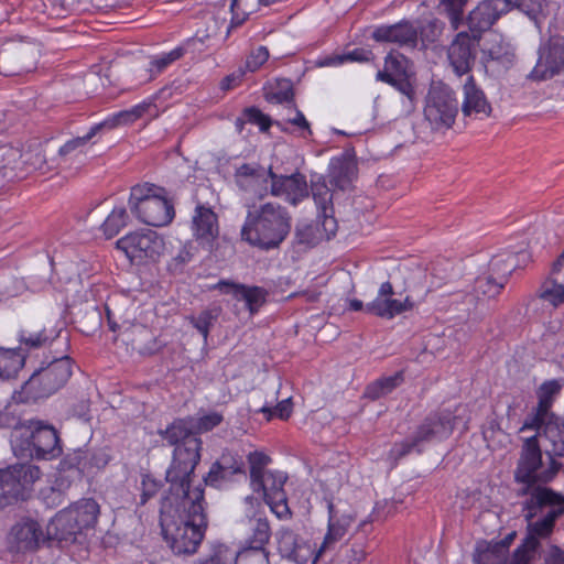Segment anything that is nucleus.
<instances>
[{
    "label": "nucleus",
    "mask_w": 564,
    "mask_h": 564,
    "mask_svg": "<svg viewBox=\"0 0 564 564\" xmlns=\"http://www.w3.org/2000/svg\"><path fill=\"white\" fill-rule=\"evenodd\" d=\"M323 554L319 553V546L301 539L288 558L295 564H315Z\"/></svg>",
    "instance_id": "obj_44"
},
{
    "label": "nucleus",
    "mask_w": 564,
    "mask_h": 564,
    "mask_svg": "<svg viewBox=\"0 0 564 564\" xmlns=\"http://www.w3.org/2000/svg\"><path fill=\"white\" fill-rule=\"evenodd\" d=\"M128 214L124 207H115L101 225L107 238H112L127 225Z\"/></svg>",
    "instance_id": "obj_45"
},
{
    "label": "nucleus",
    "mask_w": 564,
    "mask_h": 564,
    "mask_svg": "<svg viewBox=\"0 0 564 564\" xmlns=\"http://www.w3.org/2000/svg\"><path fill=\"white\" fill-rule=\"evenodd\" d=\"M47 540L41 523L30 517L19 519L7 534V546L11 553L26 554L37 551Z\"/></svg>",
    "instance_id": "obj_13"
},
{
    "label": "nucleus",
    "mask_w": 564,
    "mask_h": 564,
    "mask_svg": "<svg viewBox=\"0 0 564 564\" xmlns=\"http://www.w3.org/2000/svg\"><path fill=\"white\" fill-rule=\"evenodd\" d=\"M236 564H269V553L264 547L250 546L242 550L240 553L236 552Z\"/></svg>",
    "instance_id": "obj_46"
},
{
    "label": "nucleus",
    "mask_w": 564,
    "mask_h": 564,
    "mask_svg": "<svg viewBox=\"0 0 564 564\" xmlns=\"http://www.w3.org/2000/svg\"><path fill=\"white\" fill-rule=\"evenodd\" d=\"M286 480L288 476L285 473L269 470L262 477H259L257 481L251 482L253 490L262 492L265 502L279 519H286L291 513L283 489Z\"/></svg>",
    "instance_id": "obj_15"
},
{
    "label": "nucleus",
    "mask_w": 564,
    "mask_h": 564,
    "mask_svg": "<svg viewBox=\"0 0 564 564\" xmlns=\"http://www.w3.org/2000/svg\"><path fill=\"white\" fill-rule=\"evenodd\" d=\"M505 281L497 276L480 275L475 280L474 293L477 300L492 299L497 296L505 285Z\"/></svg>",
    "instance_id": "obj_41"
},
{
    "label": "nucleus",
    "mask_w": 564,
    "mask_h": 564,
    "mask_svg": "<svg viewBox=\"0 0 564 564\" xmlns=\"http://www.w3.org/2000/svg\"><path fill=\"white\" fill-rule=\"evenodd\" d=\"M288 123L296 128L299 137L306 139L312 135L310 122L300 110H295L293 117L285 119L284 124Z\"/></svg>",
    "instance_id": "obj_59"
},
{
    "label": "nucleus",
    "mask_w": 564,
    "mask_h": 564,
    "mask_svg": "<svg viewBox=\"0 0 564 564\" xmlns=\"http://www.w3.org/2000/svg\"><path fill=\"white\" fill-rule=\"evenodd\" d=\"M539 296L553 306L564 303V251L553 262L549 278L541 284Z\"/></svg>",
    "instance_id": "obj_25"
},
{
    "label": "nucleus",
    "mask_w": 564,
    "mask_h": 564,
    "mask_svg": "<svg viewBox=\"0 0 564 564\" xmlns=\"http://www.w3.org/2000/svg\"><path fill=\"white\" fill-rule=\"evenodd\" d=\"M117 248L121 250L131 263L142 264L155 261L164 249L163 239L153 230L130 232L117 241Z\"/></svg>",
    "instance_id": "obj_11"
},
{
    "label": "nucleus",
    "mask_w": 564,
    "mask_h": 564,
    "mask_svg": "<svg viewBox=\"0 0 564 564\" xmlns=\"http://www.w3.org/2000/svg\"><path fill=\"white\" fill-rule=\"evenodd\" d=\"M269 58V51L265 46H259L253 50L246 61V68L249 72L259 69Z\"/></svg>",
    "instance_id": "obj_60"
},
{
    "label": "nucleus",
    "mask_w": 564,
    "mask_h": 564,
    "mask_svg": "<svg viewBox=\"0 0 564 564\" xmlns=\"http://www.w3.org/2000/svg\"><path fill=\"white\" fill-rule=\"evenodd\" d=\"M236 551L223 543L210 545L209 553L197 558L194 564H232Z\"/></svg>",
    "instance_id": "obj_42"
},
{
    "label": "nucleus",
    "mask_w": 564,
    "mask_h": 564,
    "mask_svg": "<svg viewBox=\"0 0 564 564\" xmlns=\"http://www.w3.org/2000/svg\"><path fill=\"white\" fill-rule=\"evenodd\" d=\"M467 0H442L441 4L448 14L451 25L457 30L462 24V13Z\"/></svg>",
    "instance_id": "obj_51"
},
{
    "label": "nucleus",
    "mask_w": 564,
    "mask_h": 564,
    "mask_svg": "<svg viewBox=\"0 0 564 564\" xmlns=\"http://www.w3.org/2000/svg\"><path fill=\"white\" fill-rule=\"evenodd\" d=\"M80 533L73 520L72 511L65 508L56 513V516L47 524V539H56L58 541H67L73 535Z\"/></svg>",
    "instance_id": "obj_34"
},
{
    "label": "nucleus",
    "mask_w": 564,
    "mask_h": 564,
    "mask_svg": "<svg viewBox=\"0 0 564 564\" xmlns=\"http://www.w3.org/2000/svg\"><path fill=\"white\" fill-rule=\"evenodd\" d=\"M243 120L258 126L261 131H267L271 126L270 118L257 108L246 109L243 112Z\"/></svg>",
    "instance_id": "obj_61"
},
{
    "label": "nucleus",
    "mask_w": 564,
    "mask_h": 564,
    "mask_svg": "<svg viewBox=\"0 0 564 564\" xmlns=\"http://www.w3.org/2000/svg\"><path fill=\"white\" fill-rule=\"evenodd\" d=\"M510 46L500 34H490L484 42L481 52L487 61L508 59Z\"/></svg>",
    "instance_id": "obj_43"
},
{
    "label": "nucleus",
    "mask_w": 564,
    "mask_h": 564,
    "mask_svg": "<svg viewBox=\"0 0 564 564\" xmlns=\"http://www.w3.org/2000/svg\"><path fill=\"white\" fill-rule=\"evenodd\" d=\"M161 482L153 478L149 474H142L141 476V505L147 503L152 497H154L160 490Z\"/></svg>",
    "instance_id": "obj_56"
},
{
    "label": "nucleus",
    "mask_w": 564,
    "mask_h": 564,
    "mask_svg": "<svg viewBox=\"0 0 564 564\" xmlns=\"http://www.w3.org/2000/svg\"><path fill=\"white\" fill-rule=\"evenodd\" d=\"M393 288L390 282L380 285L377 296L367 304V312L379 317L391 319L397 315L411 311L414 303L410 296L403 299L393 297Z\"/></svg>",
    "instance_id": "obj_19"
},
{
    "label": "nucleus",
    "mask_w": 564,
    "mask_h": 564,
    "mask_svg": "<svg viewBox=\"0 0 564 564\" xmlns=\"http://www.w3.org/2000/svg\"><path fill=\"white\" fill-rule=\"evenodd\" d=\"M535 542L532 538H525L523 543L518 546L509 561L505 560L503 564H529L535 552Z\"/></svg>",
    "instance_id": "obj_49"
},
{
    "label": "nucleus",
    "mask_w": 564,
    "mask_h": 564,
    "mask_svg": "<svg viewBox=\"0 0 564 564\" xmlns=\"http://www.w3.org/2000/svg\"><path fill=\"white\" fill-rule=\"evenodd\" d=\"M245 474V464L241 459H234L229 464V457L223 456L221 460L214 464L205 478V482L215 488H224L235 475Z\"/></svg>",
    "instance_id": "obj_32"
},
{
    "label": "nucleus",
    "mask_w": 564,
    "mask_h": 564,
    "mask_svg": "<svg viewBox=\"0 0 564 564\" xmlns=\"http://www.w3.org/2000/svg\"><path fill=\"white\" fill-rule=\"evenodd\" d=\"M110 460V456L104 449L96 452L77 449L69 454L63 462L67 468H76L80 474H95L105 468Z\"/></svg>",
    "instance_id": "obj_26"
},
{
    "label": "nucleus",
    "mask_w": 564,
    "mask_h": 564,
    "mask_svg": "<svg viewBox=\"0 0 564 564\" xmlns=\"http://www.w3.org/2000/svg\"><path fill=\"white\" fill-rule=\"evenodd\" d=\"M172 487L177 496L175 501L164 499L161 507L162 534L174 554H194L204 538L205 516L203 489Z\"/></svg>",
    "instance_id": "obj_1"
},
{
    "label": "nucleus",
    "mask_w": 564,
    "mask_h": 564,
    "mask_svg": "<svg viewBox=\"0 0 564 564\" xmlns=\"http://www.w3.org/2000/svg\"><path fill=\"white\" fill-rule=\"evenodd\" d=\"M249 468H250V479L252 481H257L259 477H262L267 471H264V467L270 464V457L261 451L250 452L247 456Z\"/></svg>",
    "instance_id": "obj_48"
},
{
    "label": "nucleus",
    "mask_w": 564,
    "mask_h": 564,
    "mask_svg": "<svg viewBox=\"0 0 564 564\" xmlns=\"http://www.w3.org/2000/svg\"><path fill=\"white\" fill-rule=\"evenodd\" d=\"M68 510L72 511L73 520L79 532L93 528L99 516V505L90 498L77 501L68 507Z\"/></svg>",
    "instance_id": "obj_35"
},
{
    "label": "nucleus",
    "mask_w": 564,
    "mask_h": 564,
    "mask_svg": "<svg viewBox=\"0 0 564 564\" xmlns=\"http://www.w3.org/2000/svg\"><path fill=\"white\" fill-rule=\"evenodd\" d=\"M357 176V166L347 158H335L329 164V182L338 189L347 191Z\"/></svg>",
    "instance_id": "obj_33"
},
{
    "label": "nucleus",
    "mask_w": 564,
    "mask_h": 564,
    "mask_svg": "<svg viewBox=\"0 0 564 564\" xmlns=\"http://www.w3.org/2000/svg\"><path fill=\"white\" fill-rule=\"evenodd\" d=\"M184 51L182 47H175L170 52L161 53L153 57L151 61V65L153 68H155L158 72H161L166 66H169L171 63L175 62L183 55Z\"/></svg>",
    "instance_id": "obj_58"
},
{
    "label": "nucleus",
    "mask_w": 564,
    "mask_h": 564,
    "mask_svg": "<svg viewBox=\"0 0 564 564\" xmlns=\"http://www.w3.org/2000/svg\"><path fill=\"white\" fill-rule=\"evenodd\" d=\"M265 415V419L270 421L272 417H279L281 420H286L290 417L292 413V401L291 398H286L279 402L274 408L271 406H262L260 409Z\"/></svg>",
    "instance_id": "obj_55"
},
{
    "label": "nucleus",
    "mask_w": 564,
    "mask_h": 564,
    "mask_svg": "<svg viewBox=\"0 0 564 564\" xmlns=\"http://www.w3.org/2000/svg\"><path fill=\"white\" fill-rule=\"evenodd\" d=\"M448 61L454 72L462 76L469 72L474 61L473 39L466 32H459L448 47Z\"/></svg>",
    "instance_id": "obj_27"
},
{
    "label": "nucleus",
    "mask_w": 564,
    "mask_h": 564,
    "mask_svg": "<svg viewBox=\"0 0 564 564\" xmlns=\"http://www.w3.org/2000/svg\"><path fill=\"white\" fill-rule=\"evenodd\" d=\"M24 365V356L15 349L0 348V378L8 379L18 373Z\"/></svg>",
    "instance_id": "obj_40"
},
{
    "label": "nucleus",
    "mask_w": 564,
    "mask_h": 564,
    "mask_svg": "<svg viewBox=\"0 0 564 564\" xmlns=\"http://www.w3.org/2000/svg\"><path fill=\"white\" fill-rule=\"evenodd\" d=\"M192 232L196 241L208 250L219 236L218 217L209 207L197 205L192 216Z\"/></svg>",
    "instance_id": "obj_20"
},
{
    "label": "nucleus",
    "mask_w": 564,
    "mask_h": 564,
    "mask_svg": "<svg viewBox=\"0 0 564 564\" xmlns=\"http://www.w3.org/2000/svg\"><path fill=\"white\" fill-rule=\"evenodd\" d=\"M457 100L448 86L433 84L427 93L424 108L425 119L434 129H448L457 115Z\"/></svg>",
    "instance_id": "obj_10"
},
{
    "label": "nucleus",
    "mask_w": 564,
    "mask_h": 564,
    "mask_svg": "<svg viewBox=\"0 0 564 564\" xmlns=\"http://www.w3.org/2000/svg\"><path fill=\"white\" fill-rule=\"evenodd\" d=\"M372 37L377 42H389L400 46L414 47L417 42V28L408 21L392 25H381L372 32Z\"/></svg>",
    "instance_id": "obj_24"
},
{
    "label": "nucleus",
    "mask_w": 564,
    "mask_h": 564,
    "mask_svg": "<svg viewBox=\"0 0 564 564\" xmlns=\"http://www.w3.org/2000/svg\"><path fill=\"white\" fill-rule=\"evenodd\" d=\"M220 26L216 20L207 28L206 32H202L198 30L195 34V39L200 43H205L207 40L216 36L218 34Z\"/></svg>",
    "instance_id": "obj_64"
},
{
    "label": "nucleus",
    "mask_w": 564,
    "mask_h": 564,
    "mask_svg": "<svg viewBox=\"0 0 564 564\" xmlns=\"http://www.w3.org/2000/svg\"><path fill=\"white\" fill-rule=\"evenodd\" d=\"M254 10H256V4L249 3V0H232L231 1V11H232L231 23L235 25L241 24L249 14L254 12Z\"/></svg>",
    "instance_id": "obj_54"
},
{
    "label": "nucleus",
    "mask_w": 564,
    "mask_h": 564,
    "mask_svg": "<svg viewBox=\"0 0 564 564\" xmlns=\"http://www.w3.org/2000/svg\"><path fill=\"white\" fill-rule=\"evenodd\" d=\"M463 106L462 110L464 116H482L488 117L491 111V107L487 101L484 91L475 84L473 77H468L463 87Z\"/></svg>",
    "instance_id": "obj_31"
},
{
    "label": "nucleus",
    "mask_w": 564,
    "mask_h": 564,
    "mask_svg": "<svg viewBox=\"0 0 564 564\" xmlns=\"http://www.w3.org/2000/svg\"><path fill=\"white\" fill-rule=\"evenodd\" d=\"M215 289L223 293L231 294L237 301H243L251 315L258 312L265 302L267 293L259 286H246L228 281H219Z\"/></svg>",
    "instance_id": "obj_28"
},
{
    "label": "nucleus",
    "mask_w": 564,
    "mask_h": 564,
    "mask_svg": "<svg viewBox=\"0 0 564 564\" xmlns=\"http://www.w3.org/2000/svg\"><path fill=\"white\" fill-rule=\"evenodd\" d=\"M328 509V528L324 540L319 545V553L324 554L336 549V546L344 540L348 529L354 522V518L350 514L338 516L333 505H329Z\"/></svg>",
    "instance_id": "obj_30"
},
{
    "label": "nucleus",
    "mask_w": 564,
    "mask_h": 564,
    "mask_svg": "<svg viewBox=\"0 0 564 564\" xmlns=\"http://www.w3.org/2000/svg\"><path fill=\"white\" fill-rule=\"evenodd\" d=\"M512 6H516L534 20H536L540 14H544V9L547 7L545 0H517V3H512Z\"/></svg>",
    "instance_id": "obj_57"
},
{
    "label": "nucleus",
    "mask_w": 564,
    "mask_h": 564,
    "mask_svg": "<svg viewBox=\"0 0 564 564\" xmlns=\"http://www.w3.org/2000/svg\"><path fill=\"white\" fill-rule=\"evenodd\" d=\"M563 388V381L560 379H551L544 381L536 389L538 403L532 411L525 416L519 433L527 430L536 429L544 420L551 416H557L551 411V408Z\"/></svg>",
    "instance_id": "obj_17"
},
{
    "label": "nucleus",
    "mask_w": 564,
    "mask_h": 564,
    "mask_svg": "<svg viewBox=\"0 0 564 564\" xmlns=\"http://www.w3.org/2000/svg\"><path fill=\"white\" fill-rule=\"evenodd\" d=\"M561 464L549 456L546 462L542 458L541 444L538 435L524 437L522 440L520 456L514 470L517 482L525 485L528 488L552 481L557 475Z\"/></svg>",
    "instance_id": "obj_5"
},
{
    "label": "nucleus",
    "mask_w": 564,
    "mask_h": 564,
    "mask_svg": "<svg viewBox=\"0 0 564 564\" xmlns=\"http://www.w3.org/2000/svg\"><path fill=\"white\" fill-rule=\"evenodd\" d=\"M312 195L317 208L321 209L324 216V226H334L335 219L327 215L330 209L333 195L322 177L312 182Z\"/></svg>",
    "instance_id": "obj_37"
},
{
    "label": "nucleus",
    "mask_w": 564,
    "mask_h": 564,
    "mask_svg": "<svg viewBox=\"0 0 564 564\" xmlns=\"http://www.w3.org/2000/svg\"><path fill=\"white\" fill-rule=\"evenodd\" d=\"M482 436L487 446L492 451L506 448L511 442L510 435L500 427L496 420H489L485 424Z\"/></svg>",
    "instance_id": "obj_39"
},
{
    "label": "nucleus",
    "mask_w": 564,
    "mask_h": 564,
    "mask_svg": "<svg viewBox=\"0 0 564 564\" xmlns=\"http://www.w3.org/2000/svg\"><path fill=\"white\" fill-rule=\"evenodd\" d=\"M281 87H282V89L279 91H274L273 89H271L268 93V98L272 101L280 102V104L291 101V99L293 97V93H292L290 82L289 80L281 82Z\"/></svg>",
    "instance_id": "obj_63"
},
{
    "label": "nucleus",
    "mask_w": 564,
    "mask_h": 564,
    "mask_svg": "<svg viewBox=\"0 0 564 564\" xmlns=\"http://www.w3.org/2000/svg\"><path fill=\"white\" fill-rule=\"evenodd\" d=\"M217 315L218 314L212 310H205L197 316L191 317L193 326L203 335L205 341L207 340L209 328L217 318Z\"/></svg>",
    "instance_id": "obj_52"
},
{
    "label": "nucleus",
    "mask_w": 564,
    "mask_h": 564,
    "mask_svg": "<svg viewBox=\"0 0 564 564\" xmlns=\"http://www.w3.org/2000/svg\"><path fill=\"white\" fill-rule=\"evenodd\" d=\"M538 435V441L543 443L545 453L551 458L564 457V419L561 416H551L544 420L533 430Z\"/></svg>",
    "instance_id": "obj_22"
},
{
    "label": "nucleus",
    "mask_w": 564,
    "mask_h": 564,
    "mask_svg": "<svg viewBox=\"0 0 564 564\" xmlns=\"http://www.w3.org/2000/svg\"><path fill=\"white\" fill-rule=\"evenodd\" d=\"M371 52L364 48H356L345 54H332L319 57L316 65L319 67H337L350 62H366L369 61Z\"/></svg>",
    "instance_id": "obj_38"
},
{
    "label": "nucleus",
    "mask_w": 564,
    "mask_h": 564,
    "mask_svg": "<svg viewBox=\"0 0 564 564\" xmlns=\"http://www.w3.org/2000/svg\"><path fill=\"white\" fill-rule=\"evenodd\" d=\"M164 91H161L159 94L152 95L149 98L144 99L140 104L133 106L132 108L123 111H119L111 117L107 118L104 122L96 124L90 128L89 132L85 134L84 137L75 138L66 142L63 147L59 149V154L62 156L67 155H82L85 152V148L88 143V141L97 133L98 130H100L102 127L113 128L119 124H127L130 122L135 121L139 118H156L162 107L158 104V100L160 99L161 95Z\"/></svg>",
    "instance_id": "obj_7"
},
{
    "label": "nucleus",
    "mask_w": 564,
    "mask_h": 564,
    "mask_svg": "<svg viewBox=\"0 0 564 564\" xmlns=\"http://www.w3.org/2000/svg\"><path fill=\"white\" fill-rule=\"evenodd\" d=\"M129 206L131 213L149 226H165L174 218V208L165 191L152 184L132 187Z\"/></svg>",
    "instance_id": "obj_6"
},
{
    "label": "nucleus",
    "mask_w": 564,
    "mask_h": 564,
    "mask_svg": "<svg viewBox=\"0 0 564 564\" xmlns=\"http://www.w3.org/2000/svg\"><path fill=\"white\" fill-rule=\"evenodd\" d=\"M276 540L280 553L286 558L291 552H294L295 546L301 541L293 531L284 529L278 532Z\"/></svg>",
    "instance_id": "obj_53"
},
{
    "label": "nucleus",
    "mask_w": 564,
    "mask_h": 564,
    "mask_svg": "<svg viewBox=\"0 0 564 564\" xmlns=\"http://www.w3.org/2000/svg\"><path fill=\"white\" fill-rule=\"evenodd\" d=\"M512 8V0H485L469 13L468 26L474 33L486 31Z\"/></svg>",
    "instance_id": "obj_21"
},
{
    "label": "nucleus",
    "mask_w": 564,
    "mask_h": 564,
    "mask_svg": "<svg viewBox=\"0 0 564 564\" xmlns=\"http://www.w3.org/2000/svg\"><path fill=\"white\" fill-rule=\"evenodd\" d=\"M164 440L175 445L173 460L166 470V480L174 488L191 485L192 475L200 459L202 441L195 436L194 417L175 420L162 433Z\"/></svg>",
    "instance_id": "obj_2"
},
{
    "label": "nucleus",
    "mask_w": 564,
    "mask_h": 564,
    "mask_svg": "<svg viewBox=\"0 0 564 564\" xmlns=\"http://www.w3.org/2000/svg\"><path fill=\"white\" fill-rule=\"evenodd\" d=\"M508 551V543L477 542L474 563L475 564H503Z\"/></svg>",
    "instance_id": "obj_36"
},
{
    "label": "nucleus",
    "mask_w": 564,
    "mask_h": 564,
    "mask_svg": "<svg viewBox=\"0 0 564 564\" xmlns=\"http://www.w3.org/2000/svg\"><path fill=\"white\" fill-rule=\"evenodd\" d=\"M531 500L540 507L550 508L541 519L530 523L528 528L527 538H532L538 549L539 540L551 534L555 520L564 512V497L549 488H538L533 490Z\"/></svg>",
    "instance_id": "obj_12"
},
{
    "label": "nucleus",
    "mask_w": 564,
    "mask_h": 564,
    "mask_svg": "<svg viewBox=\"0 0 564 564\" xmlns=\"http://www.w3.org/2000/svg\"><path fill=\"white\" fill-rule=\"evenodd\" d=\"M252 539H253V543L256 544L254 546H261V547H263V545L269 541L270 525L265 519H261V518L257 519V521L254 523V528H253Z\"/></svg>",
    "instance_id": "obj_62"
},
{
    "label": "nucleus",
    "mask_w": 564,
    "mask_h": 564,
    "mask_svg": "<svg viewBox=\"0 0 564 564\" xmlns=\"http://www.w3.org/2000/svg\"><path fill=\"white\" fill-rule=\"evenodd\" d=\"M271 193L274 196L284 198L293 205L308 195L305 176L300 173L288 176H278L271 173Z\"/></svg>",
    "instance_id": "obj_23"
},
{
    "label": "nucleus",
    "mask_w": 564,
    "mask_h": 564,
    "mask_svg": "<svg viewBox=\"0 0 564 564\" xmlns=\"http://www.w3.org/2000/svg\"><path fill=\"white\" fill-rule=\"evenodd\" d=\"M530 259V254L524 248L519 250H505L494 256L489 262L490 274L502 281L519 267L525 264Z\"/></svg>",
    "instance_id": "obj_29"
},
{
    "label": "nucleus",
    "mask_w": 564,
    "mask_h": 564,
    "mask_svg": "<svg viewBox=\"0 0 564 564\" xmlns=\"http://www.w3.org/2000/svg\"><path fill=\"white\" fill-rule=\"evenodd\" d=\"M41 471L31 464H18L0 468V490L2 496L14 499H25L33 484L40 479Z\"/></svg>",
    "instance_id": "obj_14"
},
{
    "label": "nucleus",
    "mask_w": 564,
    "mask_h": 564,
    "mask_svg": "<svg viewBox=\"0 0 564 564\" xmlns=\"http://www.w3.org/2000/svg\"><path fill=\"white\" fill-rule=\"evenodd\" d=\"M564 70V37L554 39L540 48L539 59L530 73L534 80H546Z\"/></svg>",
    "instance_id": "obj_18"
},
{
    "label": "nucleus",
    "mask_w": 564,
    "mask_h": 564,
    "mask_svg": "<svg viewBox=\"0 0 564 564\" xmlns=\"http://www.w3.org/2000/svg\"><path fill=\"white\" fill-rule=\"evenodd\" d=\"M377 80L387 83L399 90L412 107L414 99V87L410 78L409 59L398 53L391 52L384 58V67L376 76Z\"/></svg>",
    "instance_id": "obj_16"
},
{
    "label": "nucleus",
    "mask_w": 564,
    "mask_h": 564,
    "mask_svg": "<svg viewBox=\"0 0 564 564\" xmlns=\"http://www.w3.org/2000/svg\"><path fill=\"white\" fill-rule=\"evenodd\" d=\"M224 420L223 413L218 411H209L202 413L194 419V431L196 433H205L218 426Z\"/></svg>",
    "instance_id": "obj_50"
},
{
    "label": "nucleus",
    "mask_w": 564,
    "mask_h": 564,
    "mask_svg": "<svg viewBox=\"0 0 564 564\" xmlns=\"http://www.w3.org/2000/svg\"><path fill=\"white\" fill-rule=\"evenodd\" d=\"M401 381H402V377L399 373L391 376V377L380 379L376 383L369 386L367 388L366 393L368 397H370L372 399L380 398V397L389 393L390 391H392V389H394L397 386H399L401 383Z\"/></svg>",
    "instance_id": "obj_47"
},
{
    "label": "nucleus",
    "mask_w": 564,
    "mask_h": 564,
    "mask_svg": "<svg viewBox=\"0 0 564 564\" xmlns=\"http://www.w3.org/2000/svg\"><path fill=\"white\" fill-rule=\"evenodd\" d=\"M291 230V217L281 206L271 203L249 212L241 228V238L249 245L270 250L280 246Z\"/></svg>",
    "instance_id": "obj_3"
},
{
    "label": "nucleus",
    "mask_w": 564,
    "mask_h": 564,
    "mask_svg": "<svg viewBox=\"0 0 564 564\" xmlns=\"http://www.w3.org/2000/svg\"><path fill=\"white\" fill-rule=\"evenodd\" d=\"M456 425V417L449 411L429 415L414 432L411 441L395 444L391 456L400 458L413 451L421 452L426 443L441 442L447 438Z\"/></svg>",
    "instance_id": "obj_8"
},
{
    "label": "nucleus",
    "mask_w": 564,
    "mask_h": 564,
    "mask_svg": "<svg viewBox=\"0 0 564 564\" xmlns=\"http://www.w3.org/2000/svg\"><path fill=\"white\" fill-rule=\"evenodd\" d=\"M72 376V361L62 357L35 371L23 386L26 400L47 397L62 388Z\"/></svg>",
    "instance_id": "obj_9"
},
{
    "label": "nucleus",
    "mask_w": 564,
    "mask_h": 564,
    "mask_svg": "<svg viewBox=\"0 0 564 564\" xmlns=\"http://www.w3.org/2000/svg\"><path fill=\"white\" fill-rule=\"evenodd\" d=\"M56 430L40 420L18 424L11 433V447L17 457L50 459L61 453Z\"/></svg>",
    "instance_id": "obj_4"
}]
</instances>
